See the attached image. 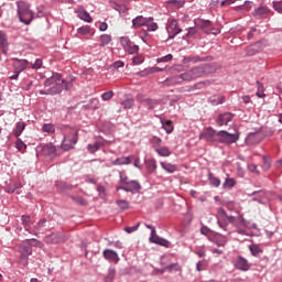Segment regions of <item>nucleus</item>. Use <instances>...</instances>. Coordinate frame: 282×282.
<instances>
[{"label": "nucleus", "instance_id": "obj_1", "mask_svg": "<svg viewBox=\"0 0 282 282\" xmlns=\"http://www.w3.org/2000/svg\"><path fill=\"white\" fill-rule=\"evenodd\" d=\"M217 219L219 228H224V230H226V226H228V224H231L235 226V228H237L239 235H248L243 230V228H253V230H256L257 228V224L248 225V221H246L243 216H241L240 214H236L235 216L228 215L226 214V209L224 208H218ZM221 221H224L226 226H224Z\"/></svg>", "mask_w": 282, "mask_h": 282}, {"label": "nucleus", "instance_id": "obj_2", "mask_svg": "<svg viewBox=\"0 0 282 282\" xmlns=\"http://www.w3.org/2000/svg\"><path fill=\"white\" fill-rule=\"evenodd\" d=\"M63 77L61 74H53L44 82V89L40 90L41 96H56L63 91Z\"/></svg>", "mask_w": 282, "mask_h": 282}, {"label": "nucleus", "instance_id": "obj_3", "mask_svg": "<svg viewBox=\"0 0 282 282\" xmlns=\"http://www.w3.org/2000/svg\"><path fill=\"white\" fill-rule=\"evenodd\" d=\"M17 6H18V17L21 23H24L25 25H30L32 23V20L36 19V13L30 10V4H28L25 1H18Z\"/></svg>", "mask_w": 282, "mask_h": 282}, {"label": "nucleus", "instance_id": "obj_4", "mask_svg": "<svg viewBox=\"0 0 282 282\" xmlns=\"http://www.w3.org/2000/svg\"><path fill=\"white\" fill-rule=\"evenodd\" d=\"M76 142H78V130L68 129L64 132V139L62 142V149L64 151H69L76 147Z\"/></svg>", "mask_w": 282, "mask_h": 282}, {"label": "nucleus", "instance_id": "obj_5", "mask_svg": "<svg viewBox=\"0 0 282 282\" xmlns=\"http://www.w3.org/2000/svg\"><path fill=\"white\" fill-rule=\"evenodd\" d=\"M237 140H239V134H237V132L230 133L224 130L218 132V142L221 144H235Z\"/></svg>", "mask_w": 282, "mask_h": 282}, {"label": "nucleus", "instance_id": "obj_6", "mask_svg": "<svg viewBox=\"0 0 282 282\" xmlns=\"http://www.w3.org/2000/svg\"><path fill=\"white\" fill-rule=\"evenodd\" d=\"M219 132H216L213 128H206L199 134V140H206V142H218Z\"/></svg>", "mask_w": 282, "mask_h": 282}, {"label": "nucleus", "instance_id": "obj_7", "mask_svg": "<svg viewBox=\"0 0 282 282\" xmlns=\"http://www.w3.org/2000/svg\"><path fill=\"white\" fill-rule=\"evenodd\" d=\"M142 186L138 181H130L128 185H121L117 187V191H124L126 193H140Z\"/></svg>", "mask_w": 282, "mask_h": 282}, {"label": "nucleus", "instance_id": "obj_8", "mask_svg": "<svg viewBox=\"0 0 282 282\" xmlns=\"http://www.w3.org/2000/svg\"><path fill=\"white\" fill-rule=\"evenodd\" d=\"M166 32L169 34V39H175L177 34L182 32V29L177 26V20H170L166 26Z\"/></svg>", "mask_w": 282, "mask_h": 282}, {"label": "nucleus", "instance_id": "obj_9", "mask_svg": "<svg viewBox=\"0 0 282 282\" xmlns=\"http://www.w3.org/2000/svg\"><path fill=\"white\" fill-rule=\"evenodd\" d=\"M32 254V248L25 247L24 245L20 246V264L24 268L28 267L29 258Z\"/></svg>", "mask_w": 282, "mask_h": 282}, {"label": "nucleus", "instance_id": "obj_10", "mask_svg": "<svg viewBox=\"0 0 282 282\" xmlns=\"http://www.w3.org/2000/svg\"><path fill=\"white\" fill-rule=\"evenodd\" d=\"M147 228H149L151 230L150 241L152 243H158V246H164L165 248L169 247V242L166 239L155 236V227H153L151 225H147Z\"/></svg>", "mask_w": 282, "mask_h": 282}, {"label": "nucleus", "instance_id": "obj_11", "mask_svg": "<svg viewBox=\"0 0 282 282\" xmlns=\"http://www.w3.org/2000/svg\"><path fill=\"white\" fill-rule=\"evenodd\" d=\"M235 268L241 272H248L250 270V262L243 257H238L235 261Z\"/></svg>", "mask_w": 282, "mask_h": 282}, {"label": "nucleus", "instance_id": "obj_12", "mask_svg": "<svg viewBox=\"0 0 282 282\" xmlns=\"http://www.w3.org/2000/svg\"><path fill=\"white\" fill-rule=\"evenodd\" d=\"M104 259L106 261H109L110 263H119L120 261V256H118V252L111 249H105L104 252Z\"/></svg>", "mask_w": 282, "mask_h": 282}, {"label": "nucleus", "instance_id": "obj_13", "mask_svg": "<svg viewBox=\"0 0 282 282\" xmlns=\"http://www.w3.org/2000/svg\"><path fill=\"white\" fill-rule=\"evenodd\" d=\"M153 21V18H144L142 15H138L132 20V26L133 28H142L149 25Z\"/></svg>", "mask_w": 282, "mask_h": 282}, {"label": "nucleus", "instance_id": "obj_14", "mask_svg": "<svg viewBox=\"0 0 282 282\" xmlns=\"http://www.w3.org/2000/svg\"><path fill=\"white\" fill-rule=\"evenodd\" d=\"M75 12L78 19H80L82 21H85L86 23H91V21H94L89 12H87V10H85V8L83 7H78Z\"/></svg>", "mask_w": 282, "mask_h": 282}, {"label": "nucleus", "instance_id": "obj_15", "mask_svg": "<svg viewBox=\"0 0 282 282\" xmlns=\"http://www.w3.org/2000/svg\"><path fill=\"white\" fill-rule=\"evenodd\" d=\"M13 61V68L19 74H21V72H24V69H28L29 62L26 59L14 58Z\"/></svg>", "mask_w": 282, "mask_h": 282}, {"label": "nucleus", "instance_id": "obj_16", "mask_svg": "<svg viewBox=\"0 0 282 282\" xmlns=\"http://www.w3.org/2000/svg\"><path fill=\"white\" fill-rule=\"evenodd\" d=\"M42 154L45 155L46 158H55L56 147H54L52 143L43 145Z\"/></svg>", "mask_w": 282, "mask_h": 282}, {"label": "nucleus", "instance_id": "obj_17", "mask_svg": "<svg viewBox=\"0 0 282 282\" xmlns=\"http://www.w3.org/2000/svg\"><path fill=\"white\" fill-rule=\"evenodd\" d=\"M232 120V113L230 112H225L223 115H219L217 118V124L218 127H224V124H228Z\"/></svg>", "mask_w": 282, "mask_h": 282}, {"label": "nucleus", "instance_id": "obj_18", "mask_svg": "<svg viewBox=\"0 0 282 282\" xmlns=\"http://www.w3.org/2000/svg\"><path fill=\"white\" fill-rule=\"evenodd\" d=\"M105 147V141L102 139H98L95 143H89L87 145L88 153H96V151H100V148Z\"/></svg>", "mask_w": 282, "mask_h": 282}, {"label": "nucleus", "instance_id": "obj_19", "mask_svg": "<svg viewBox=\"0 0 282 282\" xmlns=\"http://www.w3.org/2000/svg\"><path fill=\"white\" fill-rule=\"evenodd\" d=\"M191 72H192V76H193L194 80L196 78H202V76H204V74H206V66H204V65L196 66V67L192 68Z\"/></svg>", "mask_w": 282, "mask_h": 282}, {"label": "nucleus", "instance_id": "obj_20", "mask_svg": "<svg viewBox=\"0 0 282 282\" xmlns=\"http://www.w3.org/2000/svg\"><path fill=\"white\" fill-rule=\"evenodd\" d=\"M133 159L131 156H121L111 162L112 166H122L124 164H131Z\"/></svg>", "mask_w": 282, "mask_h": 282}, {"label": "nucleus", "instance_id": "obj_21", "mask_svg": "<svg viewBox=\"0 0 282 282\" xmlns=\"http://www.w3.org/2000/svg\"><path fill=\"white\" fill-rule=\"evenodd\" d=\"M259 142H261V139H259V134L257 133H249V135L246 138V144L249 147L259 144Z\"/></svg>", "mask_w": 282, "mask_h": 282}, {"label": "nucleus", "instance_id": "obj_22", "mask_svg": "<svg viewBox=\"0 0 282 282\" xmlns=\"http://www.w3.org/2000/svg\"><path fill=\"white\" fill-rule=\"evenodd\" d=\"M270 12V9L265 6H260L258 9L253 11V17H257L258 19H261L265 17Z\"/></svg>", "mask_w": 282, "mask_h": 282}, {"label": "nucleus", "instance_id": "obj_23", "mask_svg": "<svg viewBox=\"0 0 282 282\" xmlns=\"http://www.w3.org/2000/svg\"><path fill=\"white\" fill-rule=\"evenodd\" d=\"M154 151L160 155V158H170L171 155V150L167 147H155Z\"/></svg>", "mask_w": 282, "mask_h": 282}, {"label": "nucleus", "instance_id": "obj_24", "mask_svg": "<svg viewBox=\"0 0 282 282\" xmlns=\"http://www.w3.org/2000/svg\"><path fill=\"white\" fill-rule=\"evenodd\" d=\"M160 164L163 171H165L166 173L173 174L175 173V171H177V165L175 164L166 163V162H161Z\"/></svg>", "mask_w": 282, "mask_h": 282}, {"label": "nucleus", "instance_id": "obj_25", "mask_svg": "<svg viewBox=\"0 0 282 282\" xmlns=\"http://www.w3.org/2000/svg\"><path fill=\"white\" fill-rule=\"evenodd\" d=\"M182 80H186V82L195 80L193 77L192 70L183 73L176 77V83H182Z\"/></svg>", "mask_w": 282, "mask_h": 282}, {"label": "nucleus", "instance_id": "obj_26", "mask_svg": "<svg viewBox=\"0 0 282 282\" xmlns=\"http://www.w3.org/2000/svg\"><path fill=\"white\" fill-rule=\"evenodd\" d=\"M0 47H2L3 54H8V39L3 31H0Z\"/></svg>", "mask_w": 282, "mask_h": 282}, {"label": "nucleus", "instance_id": "obj_27", "mask_svg": "<svg viewBox=\"0 0 282 282\" xmlns=\"http://www.w3.org/2000/svg\"><path fill=\"white\" fill-rule=\"evenodd\" d=\"M208 102H210V105H213L214 107H217V105H224V96L214 95L209 97Z\"/></svg>", "mask_w": 282, "mask_h": 282}, {"label": "nucleus", "instance_id": "obj_28", "mask_svg": "<svg viewBox=\"0 0 282 282\" xmlns=\"http://www.w3.org/2000/svg\"><path fill=\"white\" fill-rule=\"evenodd\" d=\"M23 131H25V121H19L14 129L15 138H19Z\"/></svg>", "mask_w": 282, "mask_h": 282}, {"label": "nucleus", "instance_id": "obj_29", "mask_svg": "<svg viewBox=\"0 0 282 282\" xmlns=\"http://www.w3.org/2000/svg\"><path fill=\"white\" fill-rule=\"evenodd\" d=\"M116 280V269L109 268L108 273L104 279V282H113Z\"/></svg>", "mask_w": 282, "mask_h": 282}, {"label": "nucleus", "instance_id": "obj_30", "mask_svg": "<svg viewBox=\"0 0 282 282\" xmlns=\"http://www.w3.org/2000/svg\"><path fill=\"white\" fill-rule=\"evenodd\" d=\"M162 127L166 133H173V123L166 119H161Z\"/></svg>", "mask_w": 282, "mask_h": 282}, {"label": "nucleus", "instance_id": "obj_31", "mask_svg": "<svg viewBox=\"0 0 282 282\" xmlns=\"http://www.w3.org/2000/svg\"><path fill=\"white\" fill-rule=\"evenodd\" d=\"M15 149L20 152V153H25L28 145L23 142V140L21 139H17L15 141Z\"/></svg>", "mask_w": 282, "mask_h": 282}, {"label": "nucleus", "instance_id": "obj_32", "mask_svg": "<svg viewBox=\"0 0 282 282\" xmlns=\"http://www.w3.org/2000/svg\"><path fill=\"white\" fill-rule=\"evenodd\" d=\"M21 221L25 228V230H32V220L30 219V216H22Z\"/></svg>", "mask_w": 282, "mask_h": 282}, {"label": "nucleus", "instance_id": "obj_33", "mask_svg": "<svg viewBox=\"0 0 282 282\" xmlns=\"http://www.w3.org/2000/svg\"><path fill=\"white\" fill-rule=\"evenodd\" d=\"M111 43V35L109 34H102L100 35V47H105L106 45H109Z\"/></svg>", "mask_w": 282, "mask_h": 282}, {"label": "nucleus", "instance_id": "obj_34", "mask_svg": "<svg viewBox=\"0 0 282 282\" xmlns=\"http://www.w3.org/2000/svg\"><path fill=\"white\" fill-rule=\"evenodd\" d=\"M24 243L26 245H23L28 248H31V246H35L37 248H43V243H41V241L36 240V239H28L24 241Z\"/></svg>", "mask_w": 282, "mask_h": 282}, {"label": "nucleus", "instance_id": "obj_35", "mask_svg": "<svg viewBox=\"0 0 282 282\" xmlns=\"http://www.w3.org/2000/svg\"><path fill=\"white\" fill-rule=\"evenodd\" d=\"M249 250L253 257H259V254H261V252H263L261 250V247H259V245L249 246Z\"/></svg>", "mask_w": 282, "mask_h": 282}, {"label": "nucleus", "instance_id": "obj_36", "mask_svg": "<svg viewBox=\"0 0 282 282\" xmlns=\"http://www.w3.org/2000/svg\"><path fill=\"white\" fill-rule=\"evenodd\" d=\"M43 133H54L56 131V128L52 123H44L42 126Z\"/></svg>", "mask_w": 282, "mask_h": 282}, {"label": "nucleus", "instance_id": "obj_37", "mask_svg": "<svg viewBox=\"0 0 282 282\" xmlns=\"http://www.w3.org/2000/svg\"><path fill=\"white\" fill-rule=\"evenodd\" d=\"M61 241V238L56 234H52L46 237V242L47 243H58Z\"/></svg>", "mask_w": 282, "mask_h": 282}, {"label": "nucleus", "instance_id": "obj_38", "mask_svg": "<svg viewBox=\"0 0 282 282\" xmlns=\"http://www.w3.org/2000/svg\"><path fill=\"white\" fill-rule=\"evenodd\" d=\"M148 170L150 173H155L158 170V162L155 160L148 161Z\"/></svg>", "mask_w": 282, "mask_h": 282}, {"label": "nucleus", "instance_id": "obj_39", "mask_svg": "<svg viewBox=\"0 0 282 282\" xmlns=\"http://www.w3.org/2000/svg\"><path fill=\"white\" fill-rule=\"evenodd\" d=\"M236 184H237V182H235V178H226L223 186H224V188H232Z\"/></svg>", "mask_w": 282, "mask_h": 282}, {"label": "nucleus", "instance_id": "obj_40", "mask_svg": "<svg viewBox=\"0 0 282 282\" xmlns=\"http://www.w3.org/2000/svg\"><path fill=\"white\" fill-rule=\"evenodd\" d=\"M120 43L124 50L131 46V40L129 37H121Z\"/></svg>", "mask_w": 282, "mask_h": 282}, {"label": "nucleus", "instance_id": "obj_41", "mask_svg": "<svg viewBox=\"0 0 282 282\" xmlns=\"http://www.w3.org/2000/svg\"><path fill=\"white\" fill-rule=\"evenodd\" d=\"M209 182L212 184V186H220L221 185V181L213 175H209Z\"/></svg>", "mask_w": 282, "mask_h": 282}, {"label": "nucleus", "instance_id": "obj_42", "mask_svg": "<svg viewBox=\"0 0 282 282\" xmlns=\"http://www.w3.org/2000/svg\"><path fill=\"white\" fill-rule=\"evenodd\" d=\"M113 9L117 10L119 14H127V11L129 10L127 7L120 4H115Z\"/></svg>", "mask_w": 282, "mask_h": 282}, {"label": "nucleus", "instance_id": "obj_43", "mask_svg": "<svg viewBox=\"0 0 282 282\" xmlns=\"http://www.w3.org/2000/svg\"><path fill=\"white\" fill-rule=\"evenodd\" d=\"M90 32V28L88 25H84L77 29V33L85 35V34H89Z\"/></svg>", "mask_w": 282, "mask_h": 282}, {"label": "nucleus", "instance_id": "obj_44", "mask_svg": "<svg viewBox=\"0 0 282 282\" xmlns=\"http://www.w3.org/2000/svg\"><path fill=\"white\" fill-rule=\"evenodd\" d=\"M113 98V91L112 90H109V91H106L101 95V100H111Z\"/></svg>", "mask_w": 282, "mask_h": 282}, {"label": "nucleus", "instance_id": "obj_45", "mask_svg": "<svg viewBox=\"0 0 282 282\" xmlns=\"http://www.w3.org/2000/svg\"><path fill=\"white\" fill-rule=\"evenodd\" d=\"M117 205L119 206V208H121V210H127V208H129V202L124 199L117 200Z\"/></svg>", "mask_w": 282, "mask_h": 282}, {"label": "nucleus", "instance_id": "obj_46", "mask_svg": "<svg viewBox=\"0 0 282 282\" xmlns=\"http://www.w3.org/2000/svg\"><path fill=\"white\" fill-rule=\"evenodd\" d=\"M133 65H142L144 63V57L142 55H137L132 58Z\"/></svg>", "mask_w": 282, "mask_h": 282}, {"label": "nucleus", "instance_id": "obj_47", "mask_svg": "<svg viewBox=\"0 0 282 282\" xmlns=\"http://www.w3.org/2000/svg\"><path fill=\"white\" fill-rule=\"evenodd\" d=\"M169 61H173V55L172 54H167L163 57L158 58L156 63H169Z\"/></svg>", "mask_w": 282, "mask_h": 282}, {"label": "nucleus", "instance_id": "obj_48", "mask_svg": "<svg viewBox=\"0 0 282 282\" xmlns=\"http://www.w3.org/2000/svg\"><path fill=\"white\" fill-rule=\"evenodd\" d=\"M119 177H120L119 183L121 184V186H127L128 183L130 182V181H129V177L124 176V175L122 174V172L119 173Z\"/></svg>", "mask_w": 282, "mask_h": 282}, {"label": "nucleus", "instance_id": "obj_49", "mask_svg": "<svg viewBox=\"0 0 282 282\" xmlns=\"http://www.w3.org/2000/svg\"><path fill=\"white\" fill-rule=\"evenodd\" d=\"M272 166V162L270 161V158L263 156V169L264 171H268Z\"/></svg>", "mask_w": 282, "mask_h": 282}, {"label": "nucleus", "instance_id": "obj_50", "mask_svg": "<svg viewBox=\"0 0 282 282\" xmlns=\"http://www.w3.org/2000/svg\"><path fill=\"white\" fill-rule=\"evenodd\" d=\"M121 105L123 109H131L133 107V99H126Z\"/></svg>", "mask_w": 282, "mask_h": 282}, {"label": "nucleus", "instance_id": "obj_51", "mask_svg": "<svg viewBox=\"0 0 282 282\" xmlns=\"http://www.w3.org/2000/svg\"><path fill=\"white\" fill-rule=\"evenodd\" d=\"M41 17H45V7H37V13L35 14V19H41Z\"/></svg>", "mask_w": 282, "mask_h": 282}, {"label": "nucleus", "instance_id": "obj_52", "mask_svg": "<svg viewBox=\"0 0 282 282\" xmlns=\"http://www.w3.org/2000/svg\"><path fill=\"white\" fill-rule=\"evenodd\" d=\"M126 51L129 54H138V52H140V46L138 45L129 46Z\"/></svg>", "mask_w": 282, "mask_h": 282}, {"label": "nucleus", "instance_id": "obj_53", "mask_svg": "<svg viewBox=\"0 0 282 282\" xmlns=\"http://www.w3.org/2000/svg\"><path fill=\"white\" fill-rule=\"evenodd\" d=\"M41 67H43V59L36 58L32 65V69H41Z\"/></svg>", "mask_w": 282, "mask_h": 282}, {"label": "nucleus", "instance_id": "obj_54", "mask_svg": "<svg viewBox=\"0 0 282 282\" xmlns=\"http://www.w3.org/2000/svg\"><path fill=\"white\" fill-rule=\"evenodd\" d=\"M216 246H218L219 248H224V246H226V243H228V239L226 237H224L223 239H216L215 240Z\"/></svg>", "mask_w": 282, "mask_h": 282}, {"label": "nucleus", "instance_id": "obj_55", "mask_svg": "<svg viewBox=\"0 0 282 282\" xmlns=\"http://www.w3.org/2000/svg\"><path fill=\"white\" fill-rule=\"evenodd\" d=\"M45 224H47V220L46 219H41L37 225L34 227L35 230H43V228H45Z\"/></svg>", "mask_w": 282, "mask_h": 282}, {"label": "nucleus", "instance_id": "obj_56", "mask_svg": "<svg viewBox=\"0 0 282 282\" xmlns=\"http://www.w3.org/2000/svg\"><path fill=\"white\" fill-rule=\"evenodd\" d=\"M139 228H140V223H138L132 227H126L124 230L128 232V235H131V232H135V230H138Z\"/></svg>", "mask_w": 282, "mask_h": 282}, {"label": "nucleus", "instance_id": "obj_57", "mask_svg": "<svg viewBox=\"0 0 282 282\" xmlns=\"http://www.w3.org/2000/svg\"><path fill=\"white\" fill-rule=\"evenodd\" d=\"M170 3L173 8H182V6H184V0H172Z\"/></svg>", "mask_w": 282, "mask_h": 282}, {"label": "nucleus", "instance_id": "obj_58", "mask_svg": "<svg viewBox=\"0 0 282 282\" xmlns=\"http://www.w3.org/2000/svg\"><path fill=\"white\" fill-rule=\"evenodd\" d=\"M73 87H74V84L72 82H67L63 79V89H65L66 91H69V89H72Z\"/></svg>", "mask_w": 282, "mask_h": 282}, {"label": "nucleus", "instance_id": "obj_59", "mask_svg": "<svg viewBox=\"0 0 282 282\" xmlns=\"http://www.w3.org/2000/svg\"><path fill=\"white\" fill-rule=\"evenodd\" d=\"M108 246H113V248H117L119 250H122V248H123L122 242H120L119 240L118 241H109Z\"/></svg>", "mask_w": 282, "mask_h": 282}, {"label": "nucleus", "instance_id": "obj_60", "mask_svg": "<svg viewBox=\"0 0 282 282\" xmlns=\"http://www.w3.org/2000/svg\"><path fill=\"white\" fill-rule=\"evenodd\" d=\"M145 28H148L149 32H155L158 30V23L153 22V23H148V25H145Z\"/></svg>", "mask_w": 282, "mask_h": 282}, {"label": "nucleus", "instance_id": "obj_61", "mask_svg": "<svg viewBox=\"0 0 282 282\" xmlns=\"http://www.w3.org/2000/svg\"><path fill=\"white\" fill-rule=\"evenodd\" d=\"M273 8L276 12H282V0L278 2H273Z\"/></svg>", "mask_w": 282, "mask_h": 282}, {"label": "nucleus", "instance_id": "obj_62", "mask_svg": "<svg viewBox=\"0 0 282 282\" xmlns=\"http://www.w3.org/2000/svg\"><path fill=\"white\" fill-rule=\"evenodd\" d=\"M257 96L258 98H263V96H265V94H263V86H261L260 84L258 86Z\"/></svg>", "mask_w": 282, "mask_h": 282}, {"label": "nucleus", "instance_id": "obj_63", "mask_svg": "<svg viewBox=\"0 0 282 282\" xmlns=\"http://www.w3.org/2000/svg\"><path fill=\"white\" fill-rule=\"evenodd\" d=\"M113 67L115 69H120V67H124V62H120V61L115 62Z\"/></svg>", "mask_w": 282, "mask_h": 282}, {"label": "nucleus", "instance_id": "obj_64", "mask_svg": "<svg viewBox=\"0 0 282 282\" xmlns=\"http://www.w3.org/2000/svg\"><path fill=\"white\" fill-rule=\"evenodd\" d=\"M209 232H210V229L208 227L204 226V227L200 228V234L202 235L206 236V235H209Z\"/></svg>", "mask_w": 282, "mask_h": 282}]
</instances>
